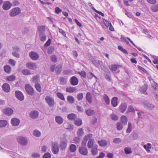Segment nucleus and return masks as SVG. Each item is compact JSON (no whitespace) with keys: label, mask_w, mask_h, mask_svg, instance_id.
<instances>
[{"label":"nucleus","mask_w":158,"mask_h":158,"mask_svg":"<svg viewBox=\"0 0 158 158\" xmlns=\"http://www.w3.org/2000/svg\"><path fill=\"white\" fill-rule=\"evenodd\" d=\"M102 97L105 103L107 105H109L110 103V100L109 98L107 95L106 94H104L103 96Z\"/></svg>","instance_id":"nucleus-26"},{"label":"nucleus","mask_w":158,"mask_h":158,"mask_svg":"<svg viewBox=\"0 0 158 158\" xmlns=\"http://www.w3.org/2000/svg\"><path fill=\"white\" fill-rule=\"evenodd\" d=\"M72 72V71L70 70H65L63 71V73L64 74H71Z\"/></svg>","instance_id":"nucleus-59"},{"label":"nucleus","mask_w":158,"mask_h":158,"mask_svg":"<svg viewBox=\"0 0 158 158\" xmlns=\"http://www.w3.org/2000/svg\"><path fill=\"white\" fill-rule=\"evenodd\" d=\"M97 145H95L92 148L91 150V153L92 155H96L98 154V151H97Z\"/></svg>","instance_id":"nucleus-32"},{"label":"nucleus","mask_w":158,"mask_h":158,"mask_svg":"<svg viewBox=\"0 0 158 158\" xmlns=\"http://www.w3.org/2000/svg\"><path fill=\"white\" fill-rule=\"evenodd\" d=\"M22 74L25 75L31 74V71L28 69H24L22 71Z\"/></svg>","instance_id":"nucleus-42"},{"label":"nucleus","mask_w":158,"mask_h":158,"mask_svg":"<svg viewBox=\"0 0 158 158\" xmlns=\"http://www.w3.org/2000/svg\"><path fill=\"white\" fill-rule=\"evenodd\" d=\"M148 89L147 85L144 84L143 85L140 87V90L141 92L145 94H147V93L146 91Z\"/></svg>","instance_id":"nucleus-21"},{"label":"nucleus","mask_w":158,"mask_h":158,"mask_svg":"<svg viewBox=\"0 0 158 158\" xmlns=\"http://www.w3.org/2000/svg\"><path fill=\"white\" fill-rule=\"evenodd\" d=\"M124 150L125 153L126 154H130L132 152L131 148L129 147H126Z\"/></svg>","instance_id":"nucleus-46"},{"label":"nucleus","mask_w":158,"mask_h":158,"mask_svg":"<svg viewBox=\"0 0 158 158\" xmlns=\"http://www.w3.org/2000/svg\"><path fill=\"white\" fill-rule=\"evenodd\" d=\"M2 88L3 90L6 92H8L10 90V85L6 83H5L2 85Z\"/></svg>","instance_id":"nucleus-16"},{"label":"nucleus","mask_w":158,"mask_h":158,"mask_svg":"<svg viewBox=\"0 0 158 158\" xmlns=\"http://www.w3.org/2000/svg\"><path fill=\"white\" fill-rule=\"evenodd\" d=\"M84 134L83 129L82 128L79 129L77 131V134L78 136H82Z\"/></svg>","instance_id":"nucleus-49"},{"label":"nucleus","mask_w":158,"mask_h":158,"mask_svg":"<svg viewBox=\"0 0 158 158\" xmlns=\"http://www.w3.org/2000/svg\"><path fill=\"white\" fill-rule=\"evenodd\" d=\"M55 120L56 122L60 124H61L63 123V119L60 116H57L55 118Z\"/></svg>","instance_id":"nucleus-25"},{"label":"nucleus","mask_w":158,"mask_h":158,"mask_svg":"<svg viewBox=\"0 0 158 158\" xmlns=\"http://www.w3.org/2000/svg\"><path fill=\"white\" fill-rule=\"evenodd\" d=\"M45 100L46 103L50 107H52L55 104L54 99L50 96H46L45 98Z\"/></svg>","instance_id":"nucleus-3"},{"label":"nucleus","mask_w":158,"mask_h":158,"mask_svg":"<svg viewBox=\"0 0 158 158\" xmlns=\"http://www.w3.org/2000/svg\"><path fill=\"white\" fill-rule=\"evenodd\" d=\"M77 90L76 87H67L66 89V91L69 93L74 92Z\"/></svg>","instance_id":"nucleus-27"},{"label":"nucleus","mask_w":158,"mask_h":158,"mask_svg":"<svg viewBox=\"0 0 158 158\" xmlns=\"http://www.w3.org/2000/svg\"><path fill=\"white\" fill-rule=\"evenodd\" d=\"M8 124V122L5 120H0V127H5Z\"/></svg>","instance_id":"nucleus-31"},{"label":"nucleus","mask_w":158,"mask_h":158,"mask_svg":"<svg viewBox=\"0 0 158 158\" xmlns=\"http://www.w3.org/2000/svg\"><path fill=\"white\" fill-rule=\"evenodd\" d=\"M77 149L76 146L74 144H71L69 147V150L72 152H74Z\"/></svg>","instance_id":"nucleus-34"},{"label":"nucleus","mask_w":158,"mask_h":158,"mask_svg":"<svg viewBox=\"0 0 158 158\" xmlns=\"http://www.w3.org/2000/svg\"><path fill=\"white\" fill-rule=\"evenodd\" d=\"M62 70V66L60 65H58L56 68V73L59 74L61 71Z\"/></svg>","instance_id":"nucleus-43"},{"label":"nucleus","mask_w":158,"mask_h":158,"mask_svg":"<svg viewBox=\"0 0 158 158\" xmlns=\"http://www.w3.org/2000/svg\"><path fill=\"white\" fill-rule=\"evenodd\" d=\"M117 69V66L116 65H112L110 68V69L112 71H115Z\"/></svg>","instance_id":"nucleus-61"},{"label":"nucleus","mask_w":158,"mask_h":158,"mask_svg":"<svg viewBox=\"0 0 158 158\" xmlns=\"http://www.w3.org/2000/svg\"><path fill=\"white\" fill-rule=\"evenodd\" d=\"M94 139H91L88 142L87 146L88 148H91L93 146V142Z\"/></svg>","instance_id":"nucleus-38"},{"label":"nucleus","mask_w":158,"mask_h":158,"mask_svg":"<svg viewBox=\"0 0 158 158\" xmlns=\"http://www.w3.org/2000/svg\"><path fill=\"white\" fill-rule=\"evenodd\" d=\"M85 113L88 116H91L94 115L95 112L93 110L89 109L86 110Z\"/></svg>","instance_id":"nucleus-23"},{"label":"nucleus","mask_w":158,"mask_h":158,"mask_svg":"<svg viewBox=\"0 0 158 158\" xmlns=\"http://www.w3.org/2000/svg\"><path fill=\"white\" fill-rule=\"evenodd\" d=\"M39 76V75H35L32 78V82L35 84L38 83L40 81Z\"/></svg>","instance_id":"nucleus-24"},{"label":"nucleus","mask_w":158,"mask_h":158,"mask_svg":"<svg viewBox=\"0 0 158 158\" xmlns=\"http://www.w3.org/2000/svg\"><path fill=\"white\" fill-rule=\"evenodd\" d=\"M12 6V4L9 1H6L3 4L2 8L4 10H8Z\"/></svg>","instance_id":"nucleus-7"},{"label":"nucleus","mask_w":158,"mask_h":158,"mask_svg":"<svg viewBox=\"0 0 158 158\" xmlns=\"http://www.w3.org/2000/svg\"><path fill=\"white\" fill-rule=\"evenodd\" d=\"M98 143L100 146L105 147L107 145V141L104 139L102 140L101 141H98Z\"/></svg>","instance_id":"nucleus-29"},{"label":"nucleus","mask_w":158,"mask_h":158,"mask_svg":"<svg viewBox=\"0 0 158 158\" xmlns=\"http://www.w3.org/2000/svg\"><path fill=\"white\" fill-rule=\"evenodd\" d=\"M79 153L83 155L86 156L87 155V150L84 147H79Z\"/></svg>","instance_id":"nucleus-10"},{"label":"nucleus","mask_w":158,"mask_h":158,"mask_svg":"<svg viewBox=\"0 0 158 158\" xmlns=\"http://www.w3.org/2000/svg\"><path fill=\"white\" fill-rule=\"evenodd\" d=\"M105 79L109 81H111V74L110 73H106L105 74Z\"/></svg>","instance_id":"nucleus-52"},{"label":"nucleus","mask_w":158,"mask_h":158,"mask_svg":"<svg viewBox=\"0 0 158 158\" xmlns=\"http://www.w3.org/2000/svg\"><path fill=\"white\" fill-rule=\"evenodd\" d=\"M86 99L88 102L90 103L92 102V96L91 93L90 92L87 93L86 95Z\"/></svg>","instance_id":"nucleus-28"},{"label":"nucleus","mask_w":158,"mask_h":158,"mask_svg":"<svg viewBox=\"0 0 158 158\" xmlns=\"http://www.w3.org/2000/svg\"><path fill=\"white\" fill-rule=\"evenodd\" d=\"M76 115L74 114H70L68 115V118L71 120H75L76 118Z\"/></svg>","instance_id":"nucleus-35"},{"label":"nucleus","mask_w":158,"mask_h":158,"mask_svg":"<svg viewBox=\"0 0 158 158\" xmlns=\"http://www.w3.org/2000/svg\"><path fill=\"white\" fill-rule=\"evenodd\" d=\"M67 101L71 103H73L74 102V99L73 97L71 96H68L67 97Z\"/></svg>","instance_id":"nucleus-45"},{"label":"nucleus","mask_w":158,"mask_h":158,"mask_svg":"<svg viewBox=\"0 0 158 158\" xmlns=\"http://www.w3.org/2000/svg\"><path fill=\"white\" fill-rule=\"evenodd\" d=\"M67 141L65 140L61 141L60 144V149L63 151L65 150L67 146Z\"/></svg>","instance_id":"nucleus-13"},{"label":"nucleus","mask_w":158,"mask_h":158,"mask_svg":"<svg viewBox=\"0 0 158 158\" xmlns=\"http://www.w3.org/2000/svg\"><path fill=\"white\" fill-rule=\"evenodd\" d=\"M39 38L40 40L43 42L46 39V35L44 33L39 34Z\"/></svg>","instance_id":"nucleus-33"},{"label":"nucleus","mask_w":158,"mask_h":158,"mask_svg":"<svg viewBox=\"0 0 158 158\" xmlns=\"http://www.w3.org/2000/svg\"><path fill=\"white\" fill-rule=\"evenodd\" d=\"M3 113L6 115L10 116L12 114L13 110L10 108H7L3 110Z\"/></svg>","instance_id":"nucleus-9"},{"label":"nucleus","mask_w":158,"mask_h":158,"mask_svg":"<svg viewBox=\"0 0 158 158\" xmlns=\"http://www.w3.org/2000/svg\"><path fill=\"white\" fill-rule=\"evenodd\" d=\"M118 98L117 97H114L112 98L111 104L113 107H116L118 105Z\"/></svg>","instance_id":"nucleus-22"},{"label":"nucleus","mask_w":158,"mask_h":158,"mask_svg":"<svg viewBox=\"0 0 158 158\" xmlns=\"http://www.w3.org/2000/svg\"><path fill=\"white\" fill-rule=\"evenodd\" d=\"M103 20L105 25L106 27H109L110 25V24H111L110 23H109V22H108L106 20H105L104 18H103Z\"/></svg>","instance_id":"nucleus-60"},{"label":"nucleus","mask_w":158,"mask_h":158,"mask_svg":"<svg viewBox=\"0 0 158 158\" xmlns=\"http://www.w3.org/2000/svg\"><path fill=\"white\" fill-rule=\"evenodd\" d=\"M83 94L82 93H80L78 94L77 95V99L79 100H81L83 98Z\"/></svg>","instance_id":"nucleus-58"},{"label":"nucleus","mask_w":158,"mask_h":158,"mask_svg":"<svg viewBox=\"0 0 158 158\" xmlns=\"http://www.w3.org/2000/svg\"><path fill=\"white\" fill-rule=\"evenodd\" d=\"M119 110L122 113H124L127 108V105L126 103H122L120 106Z\"/></svg>","instance_id":"nucleus-17"},{"label":"nucleus","mask_w":158,"mask_h":158,"mask_svg":"<svg viewBox=\"0 0 158 158\" xmlns=\"http://www.w3.org/2000/svg\"><path fill=\"white\" fill-rule=\"evenodd\" d=\"M75 124L77 126H80L82 124V120L80 118L76 119L74 122Z\"/></svg>","instance_id":"nucleus-39"},{"label":"nucleus","mask_w":158,"mask_h":158,"mask_svg":"<svg viewBox=\"0 0 158 158\" xmlns=\"http://www.w3.org/2000/svg\"><path fill=\"white\" fill-rule=\"evenodd\" d=\"M92 137L93 135L91 134H89L86 135L83 139L82 143L86 145L87 140L92 138Z\"/></svg>","instance_id":"nucleus-19"},{"label":"nucleus","mask_w":158,"mask_h":158,"mask_svg":"<svg viewBox=\"0 0 158 158\" xmlns=\"http://www.w3.org/2000/svg\"><path fill=\"white\" fill-rule=\"evenodd\" d=\"M15 76L12 75L7 77H6V81H12L15 80Z\"/></svg>","instance_id":"nucleus-37"},{"label":"nucleus","mask_w":158,"mask_h":158,"mask_svg":"<svg viewBox=\"0 0 158 158\" xmlns=\"http://www.w3.org/2000/svg\"><path fill=\"white\" fill-rule=\"evenodd\" d=\"M121 38L123 40H124L127 44H128L129 43V42L127 40H129L130 42L134 46H135V44L128 37H125L123 36H122L121 37Z\"/></svg>","instance_id":"nucleus-30"},{"label":"nucleus","mask_w":158,"mask_h":158,"mask_svg":"<svg viewBox=\"0 0 158 158\" xmlns=\"http://www.w3.org/2000/svg\"><path fill=\"white\" fill-rule=\"evenodd\" d=\"M52 150L54 154H58L59 151V145L56 142H54L52 144Z\"/></svg>","instance_id":"nucleus-2"},{"label":"nucleus","mask_w":158,"mask_h":158,"mask_svg":"<svg viewBox=\"0 0 158 158\" xmlns=\"http://www.w3.org/2000/svg\"><path fill=\"white\" fill-rule=\"evenodd\" d=\"M93 77L97 79V77L91 73H89L88 75V77L90 79H91Z\"/></svg>","instance_id":"nucleus-62"},{"label":"nucleus","mask_w":158,"mask_h":158,"mask_svg":"<svg viewBox=\"0 0 158 158\" xmlns=\"http://www.w3.org/2000/svg\"><path fill=\"white\" fill-rule=\"evenodd\" d=\"M38 30L39 31V33H43L45 31V27L44 26H41L38 27Z\"/></svg>","instance_id":"nucleus-40"},{"label":"nucleus","mask_w":158,"mask_h":158,"mask_svg":"<svg viewBox=\"0 0 158 158\" xmlns=\"http://www.w3.org/2000/svg\"><path fill=\"white\" fill-rule=\"evenodd\" d=\"M123 128V126L120 122H118L117 123V128L118 130H121Z\"/></svg>","instance_id":"nucleus-53"},{"label":"nucleus","mask_w":158,"mask_h":158,"mask_svg":"<svg viewBox=\"0 0 158 158\" xmlns=\"http://www.w3.org/2000/svg\"><path fill=\"white\" fill-rule=\"evenodd\" d=\"M17 139L18 142L21 145H25L27 144V139L24 137L21 136L18 137L17 138Z\"/></svg>","instance_id":"nucleus-4"},{"label":"nucleus","mask_w":158,"mask_h":158,"mask_svg":"<svg viewBox=\"0 0 158 158\" xmlns=\"http://www.w3.org/2000/svg\"><path fill=\"white\" fill-rule=\"evenodd\" d=\"M151 9L154 12L157 11H158V5L156 4L152 6L151 7Z\"/></svg>","instance_id":"nucleus-51"},{"label":"nucleus","mask_w":158,"mask_h":158,"mask_svg":"<svg viewBox=\"0 0 158 158\" xmlns=\"http://www.w3.org/2000/svg\"><path fill=\"white\" fill-rule=\"evenodd\" d=\"M26 66L27 67L31 69H35L37 67V65L35 63L31 62L27 63Z\"/></svg>","instance_id":"nucleus-12"},{"label":"nucleus","mask_w":158,"mask_h":158,"mask_svg":"<svg viewBox=\"0 0 158 158\" xmlns=\"http://www.w3.org/2000/svg\"><path fill=\"white\" fill-rule=\"evenodd\" d=\"M56 95L57 96L60 98V99H61L62 100H65V98H64V97L63 95L59 92H58L56 93Z\"/></svg>","instance_id":"nucleus-54"},{"label":"nucleus","mask_w":158,"mask_h":158,"mask_svg":"<svg viewBox=\"0 0 158 158\" xmlns=\"http://www.w3.org/2000/svg\"><path fill=\"white\" fill-rule=\"evenodd\" d=\"M4 71L7 73H9L11 71V67L8 65L4 66Z\"/></svg>","instance_id":"nucleus-44"},{"label":"nucleus","mask_w":158,"mask_h":158,"mask_svg":"<svg viewBox=\"0 0 158 158\" xmlns=\"http://www.w3.org/2000/svg\"><path fill=\"white\" fill-rule=\"evenodd\" d=\"M15 95L16 98L20 101H22L24 99V96L23 94L19 91L17 90L15 91Z\"/></svg>","instance_id":"nucleus-6"},{"label":"nucleus","mask_w":158,"mask_h":158,"mask_svg":"<svg viewBox=\"0 0 158 158\" xmlns=\"http://www.w3.org/2000/svg\"><path fill=\"white\" fill-rule=\"evenodd\" d=\"M92 63L96 67H98L99 65L102 66L103 65L102 62L100 60H98V61L95 60Z\"/></svg>","instance_id":"nucleus-36"},{"label":"nucleus","mask_w":158,"mask_h":158,"mask_svg":"<svg viewBox=\"0 0 158 158\" xmlns=\"http://www.w3.org/2000/svg\"><path fill=\"white\" fill-rule=\"evenodd\" d=\"M144 107L149 110H152L154 108V105L150 102L146 101L143 102Z\"/></svg>","instance_id":"nucleus-11"},{"label":"nucleus","mask_w":158,"mask_h":158,"mask_svg":"<svg viewBox=\"0 0 158 158\" xmlns=\"http://www.w3.org/2000/svg\"><path fill=\"white\" fill-rule=\"evenodd\" d=\"M122 142V139L119 138H116L114 139L113 142L116 144H119Z\"/></svg>","instance_id":"nucleus-55"},{"label":"nucleus","mask_w":158,"mask_h":158,"mask_svg":"<svg viewBox=\"0 0 158 158\" xmlns=\"http://www.w3.org/2000/svg\"><path fill=\"white\" fill-rule=\"evenodd\" d=\"M35 87L37 90L39 92H40L41 91V89L40 84L38 83L35 84Z\"/></svg>","instance_id":"nucleus-56"},{"label":"nucleus","mask_w":158,"mask_h":158,"mask_svg":"<svg viewBox=\"0 0 158 158\" xmlns=\"http://www.w3.org/2000/svg\"><path fill=\"white\" fill-rule=\"evenodd\" d=\"M25 89L27 94L30 95H32L34 94L33 89L28 84H26L25 87Z\"/></svg>","instance_id":"nucleus-5"},{"label":"nucleus","mask_w":158,"mask_h":158,"mask_svg":"<svg viewBox=\"0 0 158 158\" xmlns=\"http://www.w3.org/2000/svg\"><path fill=\"white\" fill-rule=\"evenodd\" d=\"M110 117L111 119L114 121L117 120L118 119V117L117 115L114 114H112L110 115Z\"/></svg>","instance_id":"nucleus-50"},{"label":"nucleus","mask_w":158,"mask_h":158,"mask_svg":"<svg viewBox=\"0 0 158 158\" xmlns=\"http://www.w3.org/2000/svg\"><path fill=\"white\" fill-rule=\"evenodd\" d=\"M11 124L13 126H18L20 123V120L17 118H14L11 119L10 121Z\"/></svg>","instance_id":"nucleus-15"},{"label":"nucleus","mask_w":158,"mask_h":158,"mask_svg":"<svg viewBox=\"0 0 158 158\" xmlns=\"http://www.w3.org/2000/svg\"><path fill=\"white\" fill-rule=\"evenodd\" d=\"M144 148L148 151L149 152V149L151 148V145L150 143H148L143 146Z\"/></svg>","instance_id":"nucleus-48"},{"label":"nucleus","mask_w":158,"mask_h":158,"mask_svg":"<svg viewBox=\"0 0 158 158\" xmlns=\"http://www.w3.org/2000/svg\"><path fill=\"white\" fill-rule=\"evenodd\" d=\"M131 123L129 122L128 123V127L127 129L126 130V132L127 133H130L131 131Z\"/></svg>","instance_id":"nucleus-57"},{"label":"nucleus","mask_w":158,"mask_h":158,"mask_svg":"<svg viewBox=\"0 0 158 158\" xmlns=\"http://www.w3.org/2000/svg\"><path fill=\"white\" fill-rule=\"evenodd\" d=\"M152 87L156 90L158 91V85L152 78L149 79Z\"/></svg>","instance_id":"nucleus-20"},{"label":"nucleus","mask_w":158,"mask_h":158,"mask_svg":"<svg viewBox=\"0 0 158 158\" xmlns=\"http://www.w3.org/2000/svg\"><path fill=\"white\" fill-rule=\"evenodd\" d=\"M134 109L133 107L131 106L128 107L127 112H134Z\"/></svg>","instance_id":"nucleus-63"},{"label":"nucleus","mask_w":158,"mask_h":158,"mask_svg":"<svg viewBox=\"0 0 158 158\" xmlns=\"http://www.w3.org/2000/svg\"><path fill=\"white\" fill-rule=\"evenodd\" d=\"M51 155L49 153H46L43 156V158H50Z\"/></svg>","instance_id":"nucleus-64"},{"label":"nucleus","mask_w":158,"mask_h":158,"mask_svg":"<svg viewBox=\"0 0 158 158\" xmlns=\"http://www.w3.org/2000/svg\"><path fill=\"white\" fill-rule=\"evenodd\" d=\"M39 115V113L37 111H32L30 112V117L33 118H37Z\"/></svg>","instance_id":"nucleus-18"},{"label":"nucleus","mask_w":158,"mask_h":158,"mask_svg":"<svg viewBox=\"0 0 158 158\" xmlns=\"http://www.w3.org/2000/svg\"><path fill=\"white\" fill-rule=\"evenodd\" d=\"M33 135L34 136L37 137H39L41 135V133L40 131L38 130H35L33 131Z\"/></svg>","instance_id":"nucleus-47"},{"label":"nucleus","mask_w":158,"mask_h":158,"mask_svg":"<svg viewBox=\"0 0 158 158\" xmlns=\"http://www.w3.org/2000/svg\"><path fill=\"white\" fill-rule=\"evenodd\" d=\"M29 55L31 59L34 60H37L39 58V55L36 52H30Z\"/></svg>","instance_id":"nucleus-8"},{"label":"nucleus","mask_w":158,"mask_h":158,"mask_svg":"<svg viewBox=\"0 0 158 158\" xmlns=\"http://www.w3.org/2000/svg\"><path fill=\"white\" fill-rule=\"evenodd\" d=\"M121 120L122 122L124 125H126L127 122V117L125 116H122L121 117Z\"/></svg>","instance_id":"nucleus-41"},{"label":"nucleus","mask_w":158,"mask_h":158,"mask_svg":"<svg viewBox=\"0 0 158 158\" xmlns=\"http://www.w3.org/2000/svg\"><path fill=\"white\" fill-rule=\"evenodd\" d=\"M21 11V9L19 7H15L10 10L9 15L11 17H15L19 15Z\"/></svg>","instance_id":"nucleus-1"},{"label":"nucleus","mask_w":158,"mask_h":158,"mask_svg":"<svg viewBox=\"0 0 158 158\" xmlns=\"http://www.w3.org/2000/svg\"><path fill=\"white\" fill-rule=\"evenodd\" d=\"M70 84L73 85H76L78 84V81L77 78L75 76L71 77L70 80Z\"/></svg>","instance_id":"nucleus-14"}]
</instances>
